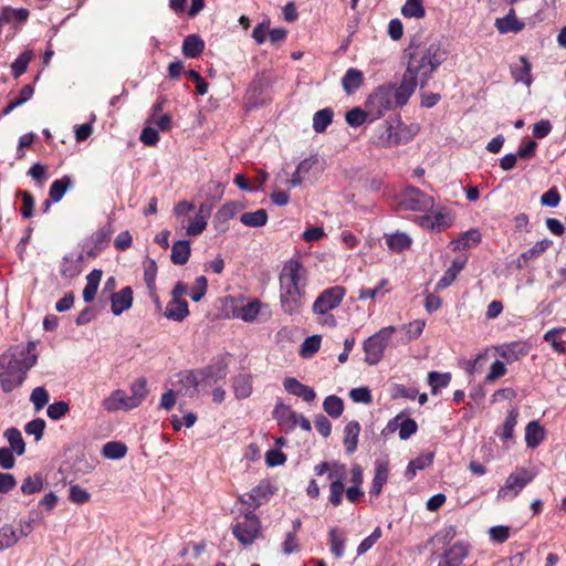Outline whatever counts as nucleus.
Masks as SVG:
<instances>
[{
    "instance_id": "c03bdc74",
    "label": "nucleus",
    "mask_w": 566,
    "mask_h": 566,
    "mask_svg": "<svg viewBox=\"0 0 566 566\" xmlns=\"http://www.w3.org/2000/svg\"><path fill=\"white\" fill-rule=\"evenodd\" d=\"M126 453L127 447L124 443L117 441H111L105 443L102 450V454L106 459L111 460L122 459L126 455Z\"/></svg>"
},
{
    "instance_id": "4d7b16f0",
    "label": "nucleus",
    "mask_w": 566,
    "mask_h": 566,
    "mask_svg": "<svg viewBox=\"0 0 566 566\" xmlns=\"http://www.w3.org/2000/svg\"><path fill=\"white\" fill-rule=\"evenodd\" d=\"M44 429L45 421L42 418L33 419L32 421L28 422L24 427V431L30 436H34L35 441L42 439Z\"/></svg>"
},
{
    "instance_id": "69168bd1",
    "label": "nucleus",
    "mask_w": 566,
    "mask_h": 566,
    "mask_svg": "<svg viewBox=\"0 0 566 566\" xmlns=\"http://www.w3.org/2000/svg\"><path fill=\"white\" fill-rule=\"evenodd\" d=\"M489 535L493 542L502 544L510 537V527L504 525L492 526L489 530Z\"/></svg>"
},
{
    "instance_id": "3c124183",
    "label": "nucleus",
    "mask_w": 566,
    "mask_h": 566,
    "mask_svg": "<svg viewBox=\"0 0 566 566\" xmlns=\"http://www.w3.org/2000/svg\"><path fill=\"white\" fill-rule=\"evenodd\" d=\"M368 117L369 112L367 108L361 109L359 107H354L346 113V123L352 127H359Z\"/></svg>"
},
{
    "instance_id": "49530a36",
    "label": "nucleus",
    "mask_w": 566,
    "mask_h": 566,
    "mask_svg": "<svg viewBox=\"0 0 566 566\" xmlns=\"http://www.w3.org/2000/svg\"><path fill=\"white\" fill-rule=\"evenodd\" d=\"M432 460V453H428L427 455L411 460L406 469V478L408 480H412L416 476L417 472L431 464Z\"/></svg>"
},
{
    "instance_id": "a18cd8bd",
    "label": "nucleus",
    "mask_w": 566,
    "mask_h": 566,
    "mask_svg": "<svg viewBox=\"0 0 566 566\" xmlns=\"http://www.w3.org/2000/svg\"><path fill=\"white\" fill-rule=\"evenodd\" d=\"M112 233H113V229L109 223H107V224L101 227L98 230H96L91 237L94 248L98 249V250L104 249L111 241Z\"/></svg>"
},
{
    "instance_id": "473e14b6",
    "label": "nucleus",
    "mask_w": 566,
    "mask_h": 566,
    "mask_svg": "<svg viewBox=\"0 0 566 566\" xmlns=\"http://www.w3.org/2000/svg\"><path fill=\"white\" fill-rule=\"evenodd\" d=\"M205 49V42L197 34H190L185 38L182 43V53L187 57H198Z\"/></svg>"
},
{
    "instance_id": "aec40b11",
    "label": "nucleus",
    "mask_w": 566,
    "mask_h": 566,
    "mask_svg": "<svg viewBox=\"0 0 566 566\" xmlns=\"http://www.w3.org/2000/svg\"><path fill=\"white\" fill-rule=\"evenodd\" d=\"M165 317L175 322H182L188 315V303L185 300L171 298L164 312Z\"/></svg>"
},
{
    "instance_id": "603ef678",
    "label": "nucleus",
    "mask_w": 566,
    "mask_h": 566,
    "mask_svg": "<svg viewBox=\"0 0 566 566\" xmlns=\"http://www.w3.org/2000/svg\"><path fill=\"white\" fill-rule=\"evenodd\" d=\"M260 308V302L256 300L252 301L240 308L238 317H240L244 322H253L258 317Z\"/></svg>"
},
{
    "instance_id": "ea45409f",
    "label": "nucleus",
    "mask_w": 566,
    "mask_h": 566,
    "mask_svg": "<svg viewBox=\"0 0 566 566\" xmlns=\"http://www.w3.org/2000/svg\"><path fill=\"white\" fill-rule=\"evenodd\" d=\"M334 113L331 108H323L313 116V129L316 133H324L333 122Z\"/></svg>"
},
{
    "instance_id": "6e6d98bb",
    "label": "nucleus",
    "mask_w": 566,
    "mask_h": 566,
    "mask_svg": "<svg viewBox=\"0 0 566 566\" xmlns=\"http://www.w3.org/2000/svg\"><path fill=\"white\" fill-rule=\"evenodd\" d=\"M518 412L516 409H512L507 412L506 419L503 423L502 439L510 440L513 437L514 427L517 423Z\"/></svg>"
},
{
    "instance_id": "58836bf2",
    "label": "nucleus",
    "mask_w": 566,
    "mask_h": 566,
    "mask_svg": "<svg viewBox=\"0 0 566 566\" xmlns=\"http://www.w3.org/2000/svg\"><path fill=\"white\" fill-rule=\"evenodd\" d=\"M240 221L251 228L262 227L268 222V213L265 209H258L253 212H244L240 217Z\"/></svg>"
},
{
    "instance_id": "7ed1b4c3",
    "label": "nucleus",
    "mask_w": 566,
    "mask_h": 566,
    "mask_svg": "<svg viewBox=\"0 0 566 566\" xmlns=\"http://www.w3.org/2000/svg\"><path fill=\"white\" fill-rule=\"evenodd\" d=\"M3 358L9 360L6 370L0 374L1 387L4 392H11L23 384L28 371L36 364V345L31 340L25 347L10 348Z\"/></svg>"
},
{
    "instance_id": "052dcab7",
    "label": "nucleus",
    "mask_w": 566,
    "mask_h": 566,
    "mask_svg": "<svg viewBox=\"0 0 566 566\" xmlns=\"http://www.w3.org/2000/svg\"><path fill=\"white\" fill-rule=\"evenodd\" d=\"M30 400L39 411L49 402V394L44 387H36L32 390Z\"/></svg>"
},
{
    "instance_id": "f8f14e48",
    "label": "nucleus",
    "mask_w": 566,
    "mask_h": 566,
    "mask_svg": "<svg viewBox=\"0 0 566 566\" xmlns=\"http://www.w3.org/2000/svg\"><path fill=\"white\" fill-rule=\"evenodd\" d=\"M176 391L180 396L193 398L199 392V378L196 370H182L176 375Z\"/></svg>"
},
{
    "instance_id": "864d4df0",
    "label": "nucleus",
    "mask_w": 566,
    "mask_h": 566,
    "mask_svg": "<svg viewBox=\"0 0 566 566\" xmlns=\"http://www.w3.org/2000/svg\"><path fill=\"white\" fill-rule=\"evenodd\" d=\"M321 340L322 338L319 335H313L305 338L300 350L301 356L305 358L312 357L319 349Z\"/></svg>"
},
{
    "instance_id": "9d476101",
    "label": "nucleus",
    "mask_w": 566,
    "mask_h": 566,
    "mask_svg": "<svg viewBox=\"0 0 566 566\" xmlns=\"http://www.w3.org/2000/svg\"><path fill=\"white\" fill-rule=\"evenodd\" d=\"M345 294L346 290L340 285H335L324 290L313 304V313L325 316L329 311L339 306Z\"/></svg>"
},
{
    "instance_id": "2f4dec72",
    "label": "nucleus",
    "mask_w": 566,
    "mask_h": 566,
    "mask_svg": "<svg viewBox=\"0 0 566 566\" xmlns=\"http://www.w3.org/2000/svg\"><path fill=\"white\" fill-rule=\"evenodd\" d=\"M233 391L238 399H245L252 394V377L249 374H240L233 379Z\"/></svg>"
},
{
    "instance_id": "de8ad7c7",
    "label": "nucleus",
    "mask_w": 566,
    "mask_h": 566,
    "mask_svg": "<svg viewBox=\"0 0 566 566\" xmlns=\"http://www.w3.org/2000/svg\"><path fill=\"white\" fill-rule=\"evenodd\" d=\"M323 408L332 418H338L344 411V403L339 397L331 395L325 398Z\"/></svg>"
},
{
    "instance_id": "0e129e2a",
    "label": "nucleus",
    "mask_w": 566,
    "mask_h": 566,
    "mask_svg": "<svg viewBox=\"0 0 566 566\" xmlns=\"http://www.w3.org/2000/svg\"><path fill=\"white\" fill-rule=\"evenodd\" d=\"M349 397L354 402L369 405L373 401L370 390L367 387L354 388L349 391Z\"/></svg>"
},
{
    "instance_id": "72a5a7b5",
    "label": "nucleus",
    "mask_w": 566,
    "mask_h": 566,
    "mask_svg": "<svg viewBox=\"0 0 566 566\" xmlns=\"http://www.w3.org/2000/svg\"><path fill=\"white\" fill-rule=\"evenodd\" d=\"M132 395L128 396L130 398V402H133L134 407L137 408L147 397V380L144 377L137 378L130 385Z\"/></svg>"
},
{
    "instance_id": "1a4fd4ad",
    "label": "nucleus",
    "mask_w": 566,
    "mask_h": 566,
    "mask_svg": "<svg viewBox=\"0 0 566 566\" xmlns=\"http://www.w3.org/2000/svg\"><path fill=\"white\" fill-rule=\"evenodd\" d=\"M232 533L242 545H251L261 535L260 520L249 511L244 514V520L232 527Z\"/></svg>"
},
{
    "instance_id": "f3484780",
    "label": "nucleus",
    "mask_w": 566,
    "mask_h": 566,
    "mask_svg": "<svg viewBox=\"0 0 566 566\" xmlns=\"http://www.w3.org/2000/svg\"><path fill=\"white\" fill-rule=\"evenodd\" d=\"M237 211V205L233 202L221 206L213 216V228L216 231L219 233L228 231L229 220L235 216Z\"/></svg>"
},
{
    "instance_id": "4c0bfd02",
    "label": "nucleus",
    "mask_w": 566,
    "mask_h": 566,
    "mask_svg": "<svg viewBox=\"0 0 566 566\" xmlns=\"http://www.w3.org/2000/svg\"><path fill=\"white\" fill-rule=\"evenodd\" d=\"M4 437L10 444V450L17 455H22L25 452V442L21 432L17 428H9L4 431Z\"/></svg>"
},
{
    "instance_id": "bb28decb",
    "label": "nucleus",
    "mask_w": 566,
    "mask_h": 566,
    "mask_svg": "<svg viewBox=\"0 0 566 566\" xmlns=\"http://www.w3.org/2000/svg\"><path fill=\"white\" fill-rule=\"evenodd\" d=\"M191 249L188 240L176 241L171 247V262L177 265H184L190 258Z\"/></svg>"
},
{
    "instance_id": "f704fd0d",
    "label": "nucleus",
    "mask_w": 566,
    "mask_h": 566,
    "mask_svg": "<svg viewBox=\"0 0 566 566\" xmlns=\"http://www.w3.org/2000/svg\"><path fill=\"white\" fill-rule=\"evenodd\" d=\"M430 222L432 229H437L438 231L444 230L450 227L453 222V216L449 210L442 209L434 213L433 221H430V217L422 218V224Z\"/></svg>"
},
{
    "instance_id": "79ce46f5",
    "label": "nucleus",
    "mask_w": 566,
    "mask_h": 566,
    "mask_svg": "<svg viewBox=\"0 0 566 566\" xmlns=\"http://www.w3.org/2000/svg\"><path fill=\"white\" fill-rule=\"evenodd\" d=\"M20 538L12 525L4 524L0 527V551L14 546Z\"/></svg>"
},
{
    "instance_id": "39448f33",
    "label": "nucleus",
    "mask_w": 566,
    "mask_h": 566,
    "mask_svg": "<svg viewBox=\"0 0 566 566\" xmlns=\"http://www.w3.org/2000/svg\"><path fill=\"white\" fill-rule=\"evenodd\" d=\"M314 472L317 475L327 473V479L331 481L329 485V502L334 506H338L342 503L343 493L345 491L344 480L346 479V468L344 464L336 462H322L314 467Z\"/></svg>"
},
{
    "instance_id": "5701e85b",
    "label": "nucleus",
    "mask_w": 566,
    "mask_h": 566,
    "mask_svg": "<svg viewBox=\"0 0 566 566\" xmlns=\"http://www.w3.org/2000/svg\"><path fill=\"white\" fill-rule=\"evenodd\" d=\"M495 25L500 33H517L525 27L524 22L516 18L514 9H511L504 18L496 19Z\"/></svg>"
},
{
    "instance_id": "338daca9",
    "label": "nucleus",
    "mask_w": 566,
    "mask_h": 566,
    "mask_svg": "<svg viewBox=\"0 0 566 566\" xmlns=\"http://www.w3.org/2000/svg\"><path fill=\"white\" fill-rule=\"evenodd\" d=\"M380 537H381V530H380V527H376L374 530V532L359 544V546L357 548V554L358 555L365 554L377 543V541Z\"/></svg>"
},
{
    "instance_id": "4be33fe9",
    "label": "nucleus",
    "mask_w": 566,
    "mask_h": 566,
    "mask_svg": "<svg viewBox=\"0 0 566 566\" xmlns=\"http://www.w3.org/2000/svg\"><path fill=\"white\" fill-rule=\"evenodd\" d=\"M481 240V232L478 229H470L463 232L457 240L451 241V244L454 251H460L476 247Z\"/></svg>"
},
{
    "instance_id": "2eb2a0df",
    "label": "nucleus",
    "mask_w": 566,
    "mask_h": 566,
    "mask_svg": "<svg viewBox=\"0 0 566 566\" xmlns=\"http://www.w3.org/2000/svg\"><path fill=\"white\" fill-rule=\"evenodd\" d=\"M196 373L198 374L199 385L210 387L226 377V365H209L202 369L196 370Z\"/></svg>"
},
{
    "instance_id": "cd10ccee",
    "label": "nucleus",
    "mask_w": 566,
    "mask_h": 566,
    "mask_svg": "<svg viewBox=\"0 0 566 566\" xmlns=\"http://www.w3.org/2000/svg\"><path fill=\"white\" fill-rule=\"evenodd\" d=\"M532 65L527 57L521 56L520 64H515L511 66V73L513 78L516 82H522L525 85L530 86L532 84V75H531Z\"/></svg>"
},
{
    "instance_id": "e433bc0d",
    "label": "nucleus",
    "mask_w": 566,
    "mask_h": 566,
    "mask_svg": "<svg viewBox=\"0 0 566 566\" xmlns=\"http://www.w3.org/2000/svg\"><path fill=\"white\" fill-rule=\"evenodd\" d=\"M467 556V547L461 543H455L444 554L446 566H459Z\"/></svg>"
},
{
    "instance_id": "5fc2aeb1",
    "label": "nucleus",
    "mask_w": 566,
    "mask_h": 566,
    "mask_svg": "<svg viewBox=\"0 0 566 566\" xmlns=\"http://www.w3.org/2000/svg\"><path fill=\"white\" fill-rule=\"evenodd\" d=\"M32 59L31 52L24 51L22 52L15 61L12 63V74L14 78L20 77L28 69V65Z\"/></svg>"
},
{
    "instance_id": "6ab92c4d",
    "label": "nucleus",
    "mask_w": 566,
    "mask_h": 566,
    "mask_svg": "<svg viewBox=\"0 0 566 566\" xmlns=\"http://www.w3.org/2000/svg\"><path fill=\"white\" fill-rule=\"evenodd\" d=\"M551 245L552 241L549 239H543L536 242L531 249L521 253L516 261V268H526L528 265V262L538 259Z\"/></svg>"
},
{
    "instance_id": "423d86ee",
    "label": "nucleus",
    "mask_w": 566,
    "mask_h": 566,
    "mask_svg": "<svg viewBox=\"0 0 566 566\" xmlns=\"http://www.w3.org/2000/svg\"><path fill=\"white\" fill-rule=\"evenodd\" d=\"M412 138L410 129L401 122L391 124L385 122L381 124L374 134V144L382 148H391L398 146L401 143H407Z\"/></svg>"
},
{
    "instance_id": "680f3d73",
    "label": "nucleus",
    "mask_w": 566,
    "mask_h": 566,
    "mask_svg": "<svg viewBox=\"0 0 566 566\" xmlns=\"http://www.w3.org/2000/svg\"><path fill=\"white\" fill-rule=\"evenodd\" d=\"M42 488L43 482L41 476H27L22 482L21 491L23 494H33L41 491Z\"/></svg>"
},
{
    "instance_id": "393cba45",
    "label": "nucleus",
    "mask_w": 566,
    "mask_h": 566,
    "mask_svg": "<svg viewBox=\"0 0 566 566\" xmlns=\"http://www.w3.org/2000/svg\"><path fill=\"white\" fill-rule=\"evenodd\" d=\"M545 438V429L538 421H531L525 428V442L531 449H535Z\"/></svg>"
},
{
    "instance_id": "f257e3e1",
    "label": "nucleus",
    "mask_w": 566,
    "mask_h": 566,
    "mask_svg": "<svg viewBox=\"0 0 566 566\" xmlns=\"http://www.w3.org/2000/svg\"><path fill=\"white\" fill-rule=\"evenodd\" d=\"M408 65L402 75L401 98L416 91L418 78L423 86L429 76L447 60L448 51L439 40L417 42L412 40L405 50Z\"/></svg>"
},
{
    "instance_id": "774afa93",
    "label": "nucleus",
    "mask_w": 566,
    "mask_h": 566,
    "mask_svg": "<svg viewBox=\"0 0 566 566\" xmlns=\"http://www.w3.org/2000/svg\"><path fill=\"white\" fill-rule=\"evenodd\" d=\"M91 495L90 493L82 489L80 485H72L70 488V501L75 504H83L86 503L90 500Z\"/></svg>"
},
{
    "instance_id": "4468645a",
    "label": "nucleus",
    "mask_w": 566,
    "mask_h": 566,
    "mask_svg": "<svg viewBox=\"0 0 566 566\" xmlns=\"http://www.w3.org/2000/svg\"><path fill=\"white\" fill-rule=\"evenodd\" d=\"M102 407L108 412H115L118 410H132L134 409L130 398L122 389L114 390L108 397L102 401Z\"/></svg>"
},
{
    "instance_id": "ddd939ff",
    "label": "nucleus",
    "mask_w": 566,
    "mask_h": 566,
    "mask_svg": "<svg viewBox=\"0 0 566 566\" xmlns=\"http://www.w3.org/2000/svg\"><path fill=\"white\" fill-rule=\"evenodd\" d=\"M273 418L283 430L292 431L297 426L298 415L290 406L279 401L274 407Z\"/></svg>"
},
{
    "instance_id": "412c9836",
    "label": "nucleus",
    "mask_w": 566,
    "mask_h": 566,
    "mask_svg": "<svg viewBox=\"0 0 566 566\" xmlns=\"http://www.w3.org/2000/svg\"><path fill=\"white\" fill-rule=\"evenodd\" d=\"M209 216H210V209L207 206L201 205L196 217L191 220V222L187 227L186 233L188 235H192V237L201 234L207 228V224H208L207 220H208Z\"/></svg>"
},
{
    "instance_id": "c9c22d12",
    "label": "nucleus",
    "mask_w": 566,
    "mask_h": 566,
    "mask_svg": "<svg viewBox=\"0 0 566 566\" xmlns=\"http://www.w3.org/2000/svg\"><path fill=\"white\" fill-rule=\"evenodd\" d=\"M269 493V486L266 484H259L247 493V496L251 497V502L247 501L245 497H240V501L251 509H256L261 505L263 500L268 499Z\"/></svg>"
},
{
    "instance_id": "bf43d9fd",
    "label": "nucleus",
    "mask_w": 566,
    "mask_h": 566,
    "mask_svg": "<svg viewBox=\"0 0 566 566\" xmlns=\"http://www.w3.org/2000/svg\"><path fill=\"white\" fill-rule=\"evenodd\" d=\"M60 273L67 279L75 277L80 273L77 262L72 258L65 256L60 265Z\"/></svg>"
},
{
    "instance_id": "a19ab883",
    "label": "nucleus",
    "mask_w": 566,
    "mask_h": 566,
    "mask_svg": "<svg viewBox=\"0 0 566 566\" xmlns=\"http://www.w3.org/2000/svg\"><path fill=\"white\" fill-rule=\"evenodd\" d=\"M72 187V179L69 176H64L61 179L53 181L50 187V199L54 202H59L66 190Z\"/></svg>"
},
{
    "instance_id": "6e6552de",
    "label": "nucleus",
    "mask_w": 566,
    "mask_h": 566,
    "mask_svg": "<svg viewBox=\"0 0 566 566\" xmlns=\"http://www.w3.org/2000/svg\"><path fill=\"white\" fill-rule=\"evenodd\" d=\"M535 478V474L525 468H517L505 480L504 485L497 491L500 499H513Z\"/></svg>"
},
{
    "instance_id": "c756f323",
    "label": "nucleus",
    "mask_w": 566,
    "mask_h": 566,
    "mask_svg": "<svg viewBox=\"0 0 566 566\" xmlns=\"http://www.w3.org/2000/svg\"><path fill=\"white\" fill-rule=\"evenodd\" d=\"M360 432V424L358 421H350L344 429V446L347 453H353L358 443V436Z\"/></svg>"
},
{
    "instance_id": "37998d69",
    "label": "nucleus",
    "mask_w": 566,
    "mask_h": 566,
    "mask_svg": "<svg viewBox=\"0 0 566 566\" xmlns=\"http://www.w3.org/2000/svg\"><path fill=\"white\" fill-rule=\"evenodd\" d=\"M401 14L405 18L422 19L426 15L422 0H406L401 8Z\"/></svg>"
},
{
    "instance_id": "c85d7f7f",
    "label": "nucleus",
    "mask_w": 566,
    "mask_h": 566,
    "mask_svg": "<svg viewBox=\"0 0 566 566\" xmlns=\"http://www.w3.org/2000/svg\"><path fill=\"white\" fill-rule=\"evenodd\" d=\"M386 243L394 252H403L410 249L412 239L405 232H395L386 235Z\"/></svg>"
},
{
    "instance_id": "9b49d317",
    "label": "nucleus",
    "mask_w": 566,
    "mask_h": 566,
    "mask_svg": "<svg viewBox=\"0 0 566 566\" xmlns=\"http://www.w3.org/2000/svg\"><path fill=\"white\" fill-rule=\"evenodd\" d=\"M400 206L410 211H424L433 206V199L416 187H406L401 192Z\"/></svg>"
},
{
    "instance_id": "7c9ffc66",
    "label": "nucleus",
    "mask_w": 566,
    "mask_h": 566,
    "mask_svg": "<svg viewBox=\"0 0 566 566\" xmlns=\"http://www.w3.org/2000/svg\"><path fill=\"white\" fill-rule=\"evenodd\" d=\"M389 475L388 464L379 462L376 464L375 476L370 486V495L378 496L381 493L382 485L387 482Z\"/></svg>"
},
{
    "instance_id": "a211bd4d",
    "label": "nucleus",
    "mask_w": 566,
    "mask_h": 566,
    "mask_svg": "<svg viewBox=\"0 0 566 566\" xmlns=\"http://www.w3.org/2000/svg\"><path fill=\"white\" fill-rule=\"evenodd\" d=\"M283 386L287 392L302 398L304 401L311 402L316 398L314 389L300 382L296 378H285Z\"/></svg>"
},
{
    "instance_id": "13d9d810",
    "label": "nucleus",
    "mask_w": 566,
    "mask_h": 566,
    "mask_svg": "<svg viewBox=\"0 0 566 566\" xmlns=\"http://www.w3.org/2000/svg\"><path fill=\"white\" fill-rule=\"evenodd\" d=\"M69 409V403L61 400L51 403L46 409V415L52 420H59L67 413Z\"/></svg>"
},
{
    "instance_id": "20e7f679",
    "label": "nucleus",
    "mask_w": 566,
    "mask_h": 566,
    "mask_svg": "<svg viewBox=\"0 0 566 566\" xmlns=\"http://www.w3.org/2000/svg\"><path fill=\"white\" fill-rule=\"evenodd\" d=\"M402 80L399 85L384 84L378 86L367 98L366 108L369 112V119L375 120L385 115L387 111L406 105L415 91L407 93L401 98Z\"/></svg>"
},
{
    "instance_id": "0eeeda50",
    "label": "nucleus",
    "mask_w": 566,
    "mask_h": 566,
    "mask_svg": "<svg viewBox=\"0 0 566 566\" xmlns=\"http://www.w3.org/2000/svg\"><path fill=\"white\" fill-rule=\"evenodd\" d=\"M394 326L384 327L364 342L365 361L373 366L378 364L395 332Z\"/></svg>"
},
{
    "instance_id": "e2e57ef3",
    "label": "nucleus",
    "mask_w": 566,
    "mask_h": 566,
    "mask_svg": "<svg viewBox=\"0 0 566 566\" xmlns=\"http://www.w3.org/2000/svg\"><path fill=\"white\" fill-rule=\"evenodd\" d=\"M300 549H301V546H300L296 534L294 532H289L285 535L284 542L282 543L283 554L291 555V554L300 552Z\"/></svg>"
},
{
    "instance_id": "8fccbe9b",
    "label": "nucleus",
    "mask_w": 566,
    "mask_h": 566,
    "mask_svg": "<svg viewBox=\"0 0 566 566\" xmlns=\"http://www.w3.org/2000/svg\"><path fill=\"white\" fill-rule=\"evenodd\" d=\"M565 331V327L552 328L547 331L543 337L544 340L549 343L553 349L559 354H564L566 352V348L564 342L557 340V336L559 334H563Z\"/></svg>"
},
{
    "instance_id": "dca6fc26",
    "label": "nucleus",
    "mask_w": 566,
    "mask_h": 566,
    "mask_svg": "<svg viewBox=\"0 0 566 566\" xmlns=\"http://www.w3.org/2000/svg\"><path fill=\"white\" fill-rule=\"evenodd\" d=\"M133 305V290L125 286L120 291L113 293L111 297V310L116 316L130 308Z\"/></svg>"
},
{
    "instance_id": "a878e982",
    "label": "nucleus",
    "mask_w": 566,
    "mask_h": 566,
    "mask_svg": "<svg viewBox=\"0 0 566 566\" xmlns=\"http://www.w3.org/2000/svg\"><path fill=\"white\" fill-rule=\"evenodd\" d=\"M364 83L363 72L350 67L342 78V86L347 95H352Z\"/></svg>"
},
{
    "instance_id": "09e8293b",
    "label": "nucleus",
    "mask_w": 566,
    "mask_h": 566,
    "mask_svg": "<svg viewBox=\"0 0 566 566\" xmlns=\"http://www.w3.org/2000/svg\"><path fill=\"white\" fill-rule=\"evenodd\" d=\"M451 380L449 373L440 374L438 371H430L428 374V382L431 387V392L436 395L439 388H446Z\"/></svg>"
},
{
    "instance_id": "f03ea898",
    "label": "nucleus",
    "mask_w": 566,
    "mask_h": 566,
    "mask_svg": "<svg viewBox=\"0 0 566 566\" xmlns=\"http://www.w3.org/2000/svg\"><path fill=\"white\" fill-rule=\"evenodd\" d=\"M280 304L289 316L300 315L303 311L307 286V270L297 259L286 261L279 275Z\"/></svg>"
},
{
    "instance_id": "b1692460",
    "label": "nucleus",
    "mask_w": 566,
    "mask_h": 566,
    "mask_svg": "<svg viewBox=\"0 0 566 566\" xmlns=\"http://www.w3.org/2000/svg\"><path fill=\"white\" fill-rule=\"evenodd\" d=\"M467 259H455L452 261L450 268L444 272L442 277L437 283V290H443L450 286L454 280L457 279L458 274L463 270L465 266Z\"/></svg>"
}]
</instances>
